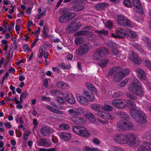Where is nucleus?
I'll return each instance as SVG.
<instances>
[{"label":"nucleus","instance_id":"nucleus-1","mask_svg":"<svg viewBox=\"0 0 151 151\" xmlns=\"http://www.w3.org/2000/svg\"><path fill=\"white\" fill-rule=\"evenodd\" d=\"M114 139L117 142L121 144H128L130 147H134L140 144L141 141L135 135L132 133L127 135L116 134L114 136Z\"/></svg>","mask_w":151,"mask_h":151},{"label":"nucleus","instance_id":"nucleus-2","mask_svg":"<svg viewBox=\"0 0 151 151\" xmlns=\"http://www.w3.org/2000/svg\"><path fill=\"white\" fill-rule=\"evenodd\" d=\"M126 106L131 109L130 115L136 122L140 123H145L147 122L146 116L145 114L140 111L135 109L137 107L136 104L132 101H128L125 104Z\"/></svg>","mask_w":151,"mask_h":151},{"label":"nucleus","instance_id":"nucleus-3","mask_svg":"<svg viewBox=\"0 0 151 151\" xmlns=\"http://www.w3.org/2000/svg\"><path fill=\"white\" fill-rule=\"evenodd\" d=\"M85 112L84 109L81 107H77L68 109V114L72 116L70 118L71 121L77 124L82 125L85 123V121L82 118L79 117Z\"/></svg>","mask_w":151,"mask_h":151},{"label":"nucleus","instance_id":"nucleus-4","mask_svg":"<svg viewBox=\"0 0 151 151\" xmlns=\"http://www.w3.org/2000/svg\"><path fill=\"white\" fill-rule=\"evenodd\" d=\"M128 90L136 96L142 97L145 94L144 89L138 79L135 78H132L131 83L128 86Z\"/></svg>","mask_w":151,"mask_h":151},{"label":"nucleus","instance_id":"nucleus-5","mask_svg":"<svg viewBox=\"0 0 151 151\" xmlns=\"http://www.w3.org/2000/svg\"><path fill=\"white\" fill-rule=\"evenodd\" d=\"M108 53V50L106 48L101 47L96 50L93 55V57L96 60H101L104 59V56Z\"/></svg>","mask_w":151,"mask_h":151},{"label":"nucleus","instance_id":"nucleus-6","mask_svg":"<svg viewBox=\"0 0 151 151\" xmlns=\"http://www.w3.org/2000/svg\"><path fill=\"white\" fill-rule=\"evenodd\" d=\"M72 129L75 133L80 136L86 137L90 134L88 131L83 127L75 126L73 127Z\"/></svg>","mask_w":151,"mask_h":151},{"label":"nucleus","instance_id":"nucleus-7","mask_svg":"<svg viewBox=\"0 0 151 151\" xmlns=\"http://www.w3.org/2000/svg\"><path fill=\"white\" fill-rule=\"evenodd\" d=\"M128 121L121 120L117 123V125L121 129L125 130H132L134 128L133 125Z\"/></svg>","mask_w":151,"mask_h":151},{"label":"nucleus","instance_id":"nucleus-8","mask_svg":"<svg viewBox=\"0 0 151 151\" xmlns=\"http://www.w3.org/2000/svg\"><path fill=\"white\" fill-rule=\"evenodd\" d=\"M88 43H84L81 45L79 49L76 50V53L80 56L86 54L90 50V46Z\"/></svg>","mask_w":151,"mask_h":151},{"label":"nucleus","instance_id":"nucleus-9","mask_svg":"<svg viewBox=\"0 0 151 151\" xmlns=\"http://www.w3.org/2000/svg\"><path fill=\"white\" fill-rule=\"evenodd\" d=\"M117 22L119 24L123 26H127L130 27H132L130 22L126 17L121 15L118 17Z\"/></svg>","mask_w":151,"mask_h":151},{"label":"nucleus","instance_id":"nucleus-10","mask_svg":"<svg viewBox=\"0 0 151 151\" xmlns=\"http://www.w3.org/2000/svg\"><path fill=\"white\" fill-rule=\"evenodd\" d=\"M54 131L53 129L47 126L42 128L40 130L41 134L44 137L49 136Z\"/></svg>","mask_w":151,"mask_h":151},{"label":"nucleus","instance_id":"nucleus-11","mask_svg":"<svg viewBox=\"0 0 151 151\" xmlns=\"http://www.w3.org/2000/svg\"><path fill=\"white\" fill-rule=\"evenodd\" d=\"M112 104L115 107L119 109L125 108L126 105L121 99H115L112 100Z\"/></svg>","mask_w":151,"mask_h":151},{"label":"nucleus","instance_id":"nucleus-12","mask_svg":"<svg viewBox=\"0 0 151 151\" xmlns=\"http://www.w3.org/2000/svg\"><path fill=\"white\" fill-rule=\"evenodd\" d=\"M129 58L131 61L136 64H139L142 63V60L140 57L134 52L131 53Z\"/></svg>","mask_w":151,"mask_h":151},{"label":"nucleus","instance_id":"nucleus-13","mask_svg":"<svg viewBox=\"0 0 151 151\" xmlns=\"http://www.w3.org/2000/svg\"><path fill=\"white\" fill-rule=\"evenodd\" d=\"M138 77L142 81H144L146 78L145 72L142 69L138 68L135 70Z\"/></svg>","mask_w":151,"mask_h":151},{"label":"nucleus","instance_id":"nucleus-14","mask_svg":"<svg viewBox=\"0 0 151 151\" xmlns=\"http://www.w3.org/2000/svg\"><path fill=\"white\" fill-rule=\"evenodd\" d=\"M76 97L78 102L81 105H86L88 104V102L85 97L83 96L79 93H77Z\"/></svg>","mask_w":151,"mask_h":151},{"label":"nucleus","instance_id":"nucleus-15","mask_svg":"<svg viewBox=\"0 0 151 151\" xmlns=\"http://www.w3.org/2000/svg\"><path fill=\"white\" fill-rule=\"evenodd\" d=\"M82 94L83 96L85 97L87 101H93L94 100V96L92 92L88 91H84Z\"/></svg>","mask_w":151,"mask_h":151},{"label":"nucleus","instance_id":"nucleus-16","mask_svg":"<svg viewBox=\"0 0 151 151\" xmlns=\"http://www.w3.org/2000/svg\"><path fill=\"white\" fill-rule=\"evenodd\" d=\"M97 115L103 119H111L113 118V116L109 113H106L103 111H99L97 112Z\"/></svg>","mask_w":151,"mask_h":151},{"label":"nucleus","instance_id":"nucleus-17","mask_svg":"<svg viewBox=\"0 0 151 151\" xmlns=\"http://www.w3.org/2000/svg\"><path fill=\"white\" fill-rule=\"evenodd\" d=\"M116 35H115L112 34V36L115 37L122 38L125 35V33L124 30L121 28H119L116 31Z\"/></svg>","mask_w":151,"mask_h":151},{"label":"nucleus","instance_id":"nucleus-18","mask_svg":"<svg viewBox=\"0 0 151 151\" xmlns=\"http://www.w3.org/2000/svg\"><path fill=\"white\" fill-rule=\"evenodd\" d=\"M143 143L142 146L138 148L137 151H151V145Z\"/></svg>","mask_w":151,"mask_h":151},{"label":"nucleus","instance_id":"nucleus-19","mask_svg":"<svg viewBox=\"0 0 151 151\" xmlns=\"http://www.w3.org/2000/svg\"><path fill=\"white\" fill-rule=\"evenodd\" d=\"M83 117L89 120L91 122L96 121L94 115L90 112L86 113L83 115Z\"/></svg>","mask_w":151,"mask_h":151},{"label":"nucleus","instance_id":"nucleus-20","mask_svg":"<svg viewBox=\"0 0 151 151\" xmlns=\"http://www.w3.org/2000/svg\"><path fill=\"white\" fill-rule=\"evenodd\" d=\"M65 98L66 101L69 103L71 104H74L76 102V101L74 98L71 94H67L65 96Z\"/></svg>","mask_w":151,"mask_h":151},{"label":"nucleus","instance_id":"nucleus-21","mask_svg":"<svg viewBox=\"0 0 151 151\" xmlns=\"http://www.w3.org/2000/svg\"><path fill=\"white\" fill-rule=\"evenodd\" d=\"M109 5V3L106 2H103L96 4L95 6V8L98 10H101Z\"/></svg>","mask_w":151,"mask_h":151},{"label":"nucleus","instance_id":"nucleus-22","mask_svg":"<svg viewBox=\"0 0 151 151\" xmlns=\"http://www.w3.org/2000/svg\"><path fill=\"white\" fill-rule=\"evenodd\" d=\"M60 136L62 139L68 141L71 138V134L68 133L62 132L60 134Z\"/></svg>","mask_w":151,"mask_h":151},{"label":"nucleus","instance_id":"nucleus-23","mask_svg":"<svg viewBox=\"0 0 151 151\" xmlns=\"http://www.w3.org/2000/svg\"><path fill=\"white\" fill-rule=\"evenodd\" d=\"M117 115L119 116H120L122 119V120L126 121L129 120V116L126 114L123 111H119L117 113Z\"/></svg>","mask_w":151,"mask_h":151},{"label":"nucleus","instance_id":"nucleus-24","mask_svg":"<svg viewBox=\"0 0 151 151\" xmlns=\"http://www.w3.org/2000/svg\"><path fill=\"white\" fill-rule=\"evenodd\" d=\"M79 23L73 22L71 23L68 26L67 28H68L69 30H77L79 28Z\"/></svg>","mask_w":151,"mask_h":151},{"label":"nucleus","instance_id":"nucleus-25","mask_svg":"<svg viewBox=\"0 0 151 151\" xmlns=\"http://www.w3.org/2000/svg\"><path fill=\"white\" fill-rule=\"evenodd\" d=\"M132 3L134 9H142V6L140 1L139 0H132Z\"/></svg>","mask_w":151,"mask_h":151},{"label":"nucleus","instance_id":"nucleus-26","mask_svg":"<svg viewBox=\"0 0 151 151\" xmlns=\"http://www.w3.org/2000/svg\"><path fill=\"white\" fill-rule=\"evenodd\" d=\"M143 138L146 141L145 143H147V145H151V133H145L143 136Z\"/></svg>","mask_w":151,"mask_h":151},{"label":"nucleus","instance_id":"nucleus-27","mask_svg":"<svg viewBox=\"0 0 151 151\" xmlns=\"http://www.w3.org/2000/svg\"><path fill=\"white\" fill-rule=\"evenodd\" d=\"M47 108L54 113L60 114H63L64 113V111L57 109H54L51 106H47Z\"/></svg>","mask_w":151,"mask_h":151},{"label":"nucleus","instance_id":"nucleus-28","mask_svg":"<svg viewBox=\"0 0 151 151\" xmlns=\"http://www.w3.org/2000/svg\"><path fill=\"white\" fill-rule=\"evenodd\" d=\"M123 77V76H122L120 72L119 71L114 75L113 79L115 81L118 82Z\"/></svg>","mask_w":151,"mask_h":151},{"label":"nucleus","instance_id":"nucleus-29","mask_svg":"<svg viewBox=\"0 0 151 151\" xmlns=\"http://www.w3.org/2000/svg\"><path fill=\"white\" fill-rule=\"evenodd\" d=\"M49 145L47 140L45 138H41L40 139L39 145L42 146L47 147Z\"/></svg>","mask_w":151,"mask_h":151},{"label":"nucleus","instance_id":"nucleus-30","mask_svg":"<svg viewBox=\"0 0 151 151\" xmlns=\"http://www.w3.org/2000/svg\"><path fill=\"white\" fill-rule=\"evenodd\" d=\"M127 33L128 36L132 38H134L137 37V34L136 32L130 29L127 30Z\"/></svg>","mask_w":151,"mask_h":151},{"label":"nucleus","instance_id":"nucleus-31","mask_svg":"<svg viewBox=\"0 0 151 151\" xmlns=\"http://www.w3.org/2000/svg\"><path fill=\"white\" fill-rule=\"evenodd\" d=\"M91 32L87 30H82L79 31L75 34L76 36H85L90 34Z\"/></svg>","mask_w":151,"mask_h":151},{"label":"nucleus","instance_id":"nucleus-32","mask_svg":"<svg viewBox=\"0 0 151 151\" xmlns=\"http://www.w3.org/2000/svg\"><path fill=\"white\" fill-rule=\"evenodd\" d=\"M58 66L63 70H69L71 68L70 65H66L63 63H61L58 65Z\"/></svg>","mask_w":151,"mask_h":151},{"label":"nucleus","instance_id":"nucleus-33","mask_svg":"<svg viewBox=\"0 0 151 151\" xmlns=\"http://www.w3.org/2000/svg\"><path fill=\"white\" fill-rule=\"evenodd\" d=\"M84 39L83 37L78 36L75 39V42L76 45H79L84 41Z\"/></svg>","mask_w":151,"mask_h":151},{"label":"nucleus","instance_id":"nucleus-34","mask_svg":"<svg viewBox=\"0 0 151 151\" xmlns=\"http://www.w3.org/2000/svg\"><path fill=\"white\" fill-rule=\"evenodd\" d=\"M95 32L98 33V36L101 37V35H106L108 34V31L107 30L103 29L102 30H96Z\"/></svg>","mask_w":151,"mask_h":151},{"label":"nucleus","instance_id":"nucleus-35","mask_svg":"<svg viewBox=\"0 0 151 151\" xmlns=\"http://www.w3.org/2000/svg\"><path fill=\"white\" fill-rule=\"evenodd\" d=\"M105 105L104 106H102V108L103 109L107 111H111L113 109V107L111 106L106 104V102L104 103Z\"/></svg>","mask_w":151,"mask_h":151},{"label":"nucleus","instance_id":"nucleus-36","mask_svg":"<svg viewBox=\"0 0 151 151\" xmlns=\"http://www.w3.org/2000/svg\"><path fill=\"white\" fill-rule=\"evenodd\" d=\"M101 61L98 64L101 67H106L109 61V60H104V59Z\"/></svg>","mask_w":151,"mask_h":151},{"label":"nucleus","instance_id":"nucleus-37","mask_svg":"<svg viewBox=\"0 0 151 151\" xmlns=\"http://www.w3.org/2000/svg\"><path fill=\"white\" fill-rule=\"evenodd\" d=\"M91 108L93 110L99 112L100 108V106L99 104H93L91 105Z\"/></svg>","mask_w":151,"mask_h":151},{"label":"nucleus","instance_id":"nucleus-38","mask_svg":"<svg viewBox=\"0 0 151 151\" xmlns=\"http://www.w3.org/2000/svg\"><path fill=\"white\" fill-rule=\"evenodd\" d=\"M68 21L66 15L65 14L62 15L59 18V21L60 22L63 23L65 22H66Z\"/></svg>","mask_w":151,"mask_h":151},{"label":"nucleus","instance_id":"nucleus-39","mask_svg":"<svg viewBox=\"0 0 151 151\" xmlns=\"http://www.w3.org/2000/svg\"><path fill=\"white\" fill-rule=\"evenodd\" d=\"M86 86L88 89L92 91H95L96 89L92 84L89 83H86Z\"/></svg>","mask_w":151,"mask_h":151},{"label":"nucleus","instance_id":"nucleus-40","mask_svg":"<svg viewBox=\"0 0 151 151\" xmlns=\"http://www.w3.org/2000/svg\"><path fill=\"white\" fill-rule=\"evenodd\" d=\"M121 68L119 67H115L111 69L109 71V74L112 75L117 71L119 70Z\"/></svg>","mask_w":151,"mask_h":151},{"label":"nucleus","instance_id":"nucleus-41","mask_svg":"<svg viewBox=\"0 0 151 151\" xmlns=\"http://www.w3.org/2000/svg\"><path fill=\"white\" fill-rule=\"evenodd\" d=\"M59 127L63 130H68L69 129V126L67 124L63 123L59 125Z\"/></svg>","mask_w":151,"mask_h":151},{"label":"nucleus","instance_id":"nucleus-42","mask_svg":"<svg viewBox=\"0 0 151 151\" xmlns=\"http://www.w3.org/2000/svg\"><path fill=\"white\" fill-rule=\"evenodd\" d=\"M65 14L66 15L67 17L68 20L72 19L76 16L75 14L72 12H69Z\"/></svg>","mask_w":151,"mask_h":151},{"label":"nucleus","instance_id":"nucleus-43","mask_svg":"<svg viewBox=\"0 0 151 151\" xmlns=\"http://www.w3.org/2000/svg\"><path fill=\"white\" fill-rule=\"evenodd\" d=\"M144 63L145 67L151 70V61L150 60H145Z\"/></svg>","mask_w":151,"mask_h":151},{"label":"nucleus","instance_id":"nucleus-44","mask_svg":"<svg viewBox=\"0 0 151 151\" xmlns=\"http://www.w3.org/2000/svg\"><path fill=\"white\" fill-rule=\"evenodd\" d=\"M119 72L123 77L126 75L128 74L129 72V70L126 69H122Z\"/></svg>","mask_w":151,"mask_h":151},{"label":"nucleus","instance_id":"nucleus-45","mask_svg":"<svg viewBox=\"0 0 151 151\" xmlns=\"http://www.w3.org/2000/svg\"><path fill=\"white\" fill-rule=\"evenodd\" d=\"M83 150L86 151H98L99 150L96 148L85 147Z\"/></svg>","mask_w":151,"mask_h":151},{"label":"nucleus","instance_id":"nucleus-46","mask_svg":"<svg viewBox=\"0 0 151 151\" xmlns=\"http://www.w3.org/2000/svg\"><path fill=\"white\" fill-rule=\"evenodd\" d=\"M122 92L120 91H117L113 94L112 96L114 98H118L122 96Z\"/></svg>","mask_w":151,"mask_h":151},{"label":"nucleus","instance_id":"nucleus-47","mask_svg":"<svg viewBox=\"0 0 151 151\" xmlns=\"http://www.w3.org/2000/svg\"><path fill=\"white\" fill-rule=\"evenodd\" d=\"M8 56H6L5 59H4V61L3 62V65L4 67H6L8 63L9 62V52L8 54Z\"/></svg>","mask_w":151,"mask_h":151},{"label":"nucleus","instance_id":"nucleus-48","mask_svg":"<svg viewBox=\"0 0 151 151\" xmlns=\"http://www.w3.org/2000/svg\"><path fill=\"white\" fill-rule=\"evenodd\" d=\"M56 86L59 88L63 89L65 83L63 82H59L56 83Z\"/></svg>","mask_w":151,"mask_h":151},{"label":"nucleus","instance_id":"nucleus-49","mask_svg":"<svg viewBox=\"0 0 151 151\" xmlns=\"http://www.w3.org/2000/svg\"><path fill=\"white\" fill-rule=\"evenodd\" d=\"M126 96L128 98H130L132 100H136L137 99V97L136 96L133 94L130 93H127Z\"/></svg>","mask_w":151,"mask_h":151},{"label":"nucleus","instance_id":"nucleus-50","mask_svg":"<svg viewBox=\"0 0 151 151\" xmlns=\"http://www.w3.org/2000/svg\"><path fill=\"white\" fill-rule=\"evenodd\" d=\"M42 35L44 37H46L48 36L47 35L48 32V30L46 27H45V26H44L43 27V29L42 30Z\"/></svg>","mask_w":151,"mask_h":151},{"label":"nucleus","instance_id":"nucleus-51","mask_svg":"<svg viewBox=\"0 0 151 151\" xmlns=\"http://www.w3.org/2000/svg\"><path fill=\"white\" fill-rule=\"evenodd\" d=\"M59 92L60 91L59 90L56 89L51 90L50 91L51 95L53 96H56L58 93H59Z\"/></svg>","mask_w":151,"mask_h":151},{"label":"nucleus","instance_id":"nucleus-52","mask_svg":"<svg viewBox=\"0 0 151 151\" xmlns=\"http://www.w3.org/2000/svg\"><path fill=\"white\" fill-rule=\"evenodd\" d=\"M123 4L126 6L130 7H132L131 1L129 0H126L124 1Z\"/></svg>","mask_w":151,"mask_h":151},{"label":"nucleus","instance_id":"nucleus-53","mask_svg":"<svg viewBox=\"0 0 151 151\" xmlns=\"http://www.w3.org/2000/svg\"><path fill=\"white\" fill-rule=\"evenodd\" d=\"M56 100L61 104H63L65 102L63 98L60 96H58L56 98Z\"/></svg>","mask_w":151,"mask_h":151},{"label":"nucleus","instance_id":"nucleus-54","mask_svg":"<svg viewBox=\"0 0 151 151\" xmlns=\"http://www.w3.org/2000/svg\"><path fill=\"white\" fill-rule=\"evenodd\" d=\"M112 53L116 55L119 53V50L115 47H113L111 49Z\"/></svg>","mask_w":151,"mask_h":151},{"label":"nucleus","instance_id":"nucleus-55","mask_svg":"<svg viewBox=\"0 0 151 151\" xmlns=\"http://www.w3.org/2000/svg\"><path fill=\"white\" fill-rule=\"evenodd\" d=\"M39 151H58L57 149L55 148L50 149H45L42 148L40 149Z\"/></svg>","mask_w":151,"mask_h":151},{"label":"nucleus","instance_id":"nucleus-56","mask_svg":"<svg viewBox=\"0 0 151 151\" xmlns=\"http://www.w3.org/2000/svg\"><path fill=\"white\" fill-rule=\"evenodd\" d=\"M3 26L4 28L8 29V31L9 32V25L8 23L6 22V21L4 20L3 22Z\"/></svg>","mask_w":151,"mask_h":151},{"label":"nucleus","instance_id":"nucleus-57","mask_svg":"<svg viewBox=\"0 0 151 151\" xmlns=\"http://www.w3.org/2000/svg\"><path fill=\"white\" fill-rule=\"evenodd\" d=\"M30 134V132L29 131L26 132L24 134V139L25 140H27Z\"/></svg>","mask_w":151,"mask_h":151},{"label":"nucleus","instance_id":"nucleus-58","mask_svg":"<svg viewBox=\"0 0 151 151\" xmlns=\"http://www.w3.org/2000/svg\"><path fill=\"white\" fill-rule=\"evenodd\" d=\"M107 45L109 47L111 48V49L113 47H114L115 46V43L112 42H109Z\"/></svg>","mask_w":151,"mask_h":151},{"label":"nucleus","instance_id":"nucleus-59","mask_svg":"<svg viewBox=\"0 0 151 151\" xmlns=\"http://www.w3.org/2000/svg\"><path fill=\"white\" fill-rule=\"evenodd\" d=\"M146 39H147V47L150 50H151V40H149L147 37H146Z\"/></svg>","mask_w":151,"mask_h":151},{"label":"nucleus","instance_id":"nucleus-60","mask_svg":"<svg viewBox=\"0 0 151 151\" xmlns=\"http://www.w3.org/2000/svg\"><path fill=\"white\" fill-rule=\"evenodd\" d=\"M9 75V73L8 72H6L5 74H4V76L2 80V84H3L4 81L5 80H6L7 77H8Z\"/></svg>","mask_w":151,"mask_h":151},{"label":"nucleus","instance_id":"nucleus-61","mask_svg":"<svg viewBox=\"0 0 151 151\" xmlns=\"http://www.w3.org/2000/svg\"><path fill=\"white\" fill-rule=\"evenodd\" d=\"M93 142L96 145H99L100 144V141L96 138H94L92 139Z\"/></svg>","mask_w":151,"mask_h":151},{"label":"nucleus","instance_id":"nucleus-62","mask_svg":"<svg viewBox=\"0 0 151 151\" xmlns=\"http://www.w3.org/2000/svg\"><path fill=\"white\" fill-rule=\"evenodd\" d=\"M21 97L23 98H26L28 96V93L27 92L23 93L20 95Z\"/></svg>","mask_w":151,"mask_h":151},{"label":"nucleus","instance_id":"nucleus-63","mask_svg":"<svg viewBox=\"0 0 151 151\" xmlns=\"http://www.w3.org/2000/svg\"><path fill=\"white\" fill-rule=\"evenodd\" d=\"M23 50L24 51H28L29 49V46L27 44H25L23 45Z\"/></svg>","mask_w":151,"mask_h":151},{"label":"nucleus","instance_id":"nucleus-64","mask_svg":"<svg viewBox=\"0 0 151 151\" xmlns=\"http://www.w3.org/2000/svg\"><path fill=\"white\" fill-rule=\"evenodd\" d=\"M52 70L54 72H59L60 70L58 67H53L52 68Z\"/></svg>","mask_w":151,"mask_h":151}]
</instances>
